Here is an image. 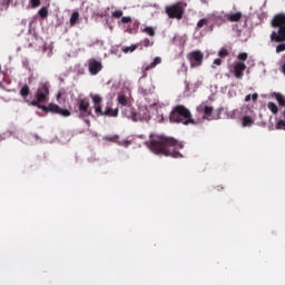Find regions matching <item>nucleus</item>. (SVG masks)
Returning <instances> with one entry per match:
<instances>
[{"mask_svg":"<svg viewBox=\"0 0 285 285\" xmlns=\"http://www.w3.org/2000/svg\"><path fill=\"white\" fill-rule=\"evenodd\" d=\"M145 146L154 153V155H164L165 157H173L179 159L184 157L179 150L184 148V142L163 135L150 134L149 140L145 142Z\"/></svg>","mask_w":285,"mask_h":285,"instance_id":"1","label":"nucleus"},{"mask_svg":"<svg viewBox=\"0 0 285 285\" xmlns=\"http://www.w3.org/2000/svg\"><path fill=\"white\" fill-rule=\"evenodd\" d=\"M272 28H277V31H273L269 36V39L276 46V52H285V13L281 12L273 17L271 21Z\"/></svg>","mask_w":285,"mask_h":285,"instance_id":"2","label":"nucleus"},{"mask_svg":"<svg viewBox=\"0 0 285 285\" xmlns=\"http://www.w3.org/2000/svg\"><path fill=\"white\" fill-rule=\"evenodd\" d=\"M171 124H183V126H195L197 121L193 118V114L184 105H176L169 114Z\"/></svg>","mask_w":285,"mask_h":285,"instance_id":"3","label":"nucleus"},{"mask_svg":"<svg viewBox=\"0 0 285 285\" xmlns=\"http://www.w3.org/2000/svg\"><path fill=\"white\" fill-rule=\"evenodd\" d=\"M91 99H92L95 112L98 117H119V108L114 109L110 106V102H107V107L104 111V109L101 108V104H104V98H101V96L96 94L91 96Z\"/></svg>","mask_w":285,"mask_h":285,"instance_id":"4","label":"nucleus"},{"mask_svg":"<svg viewBox=\"0 0 285 285\" xmlns=\"http://www.w3.org/2000/svg\"><path fill=\"white\" fill-rule=\"evenodd\" d=\"M29 104L30 106H36V108H40V110H43V112H52L53 115H61V117H70L71 115L70 110L63 109L56 104H49L48 106L40 105L41 102L38 99L32 100Z\"/></svg>","mask_w":285,"mask_h":285,"instance_id":"5","label":"nucleus"},{"mask_svg":"<svg viewBox=\"0 0 285 285\" xmlns=\"http://www.w3.org/2000/svg\"><path fill=\"white\" fill-rule=\"evenodd\" d=\"M165 11L169 19H178V21L184 19V7L181 4L167 6Z\"/></svg>","mask_w":285,"mask_h":285,"instance_id":"6","label":"nucleus"},{"mask_svg":"<svg viewBox=\"0 0 285 285\" xmlns=\"http://www.w3.org/2000/svg\"><path fill=\"white\" fill-rule=\"evenodd\" d=\"M78 110L79 117H90L92 115V109H90V100L88 98L78 99Z\"/></svg>","mask_w":285,"mask_h":285,"instance_id":"7","label":"nucleus"},{"mask_svg":"<svg viewBox=\"0 0 285 285\" xmlns=\"http://www.w3.org/2000/svg\"><path fill=\"white\" fill-rule=\"evenodd\" d=\"M187 59L190 62L191 68H199V66L204 63V53L199 50L191 51L187 53Z\"/></svg>","mask_w":285,"mask_h":285,"instance_id":"8","label":"nucleus"},{"mask_svg":"<svg viewBox=\"0 0 285 285\" xmlns=\"http://www.w3.org/2000/svg\"><path fill=\"white\" fill-rule=\"evenodd\" d=\"M49 95L50 88L48 87V83H42L36 92V98L40 104H46V99H48Z\"/></svg>","mask_w":285,"mask_h":285,"instance_id":"9","label":"nucleus"},{"mask_svg":"<svg viewBox=\"0 0 285 285\" xmlns=\"http://www.w3.org/2000/svg\"><path fill=\"white\" fill-rule=\"evenodd\" d=\"M104 66L101 65V61H98L96 59H89L88 60V70L90 72V75L95 76V75H99V72H101Z\"/></svg>","mask_w":285,"mask_h":285,"instance_id":"10","label":"nucleus"},{"mask_svg":"<svg viewBox=\"0 0 285 285\" xmlns=\"http://www.w3.org/2000/svg\"><path fill=\"white\" fill-rule=\"evenodd\" d=\"M246 70L245 62H236L234 65V77L236 79H244V71Z\"/></svg>","mask_w":285,"mask_h":285,"instance_id":"11","label":"nucleus"},{"mask_svg":"<svg viewBox=\"0 0 285 285\" xmlns=\"http://www.w3.org/2000/svg\"><path fill=\"white\" fill-rule=\"evenodd\" d=\"M159 63H161V57H156V58H154V61L151 63L142 67L144 77H146V72H148V70H153V69L157 68V66H159Z\"/></svg>","mask_w":285,"mask_h":285,"instance_id":"12","label":"nucleus"},{"mask_svg":"<svg viewBox=\"0 0 285 285\" xmlns=\"http://www.w3.org/2000/svg\"><path fill=\"white\" fill-rule=\"evenodd\" d=\"M125 115L128 119H132V121H137L139 119V114L135 111V108L127 107L125 109Z\"/></svg>","mask_w":285,"mask_h":285,"instance_id":"13","label":"nucleus"},{"mask_svg":"<svg viewBox=\"0 0 285 285\" xmlns=\"http://www.w3.org/2000/svg\"><path fill=\"white\" fill-rule=\"evenodd\" d=\"M225 17H226L227 21H230L232 23H235V22L242 20V12L228 13Z\"/></svg>","mask_w":285,"mask_h":285,"instance_id":"14","label":"nucleus"},{"mask_svg":"<svg viewBox=\"0 0 285 285\" xmlns=\"http://www.w3.org/2000/svg\"><path fill=\"white\" fill-rule=\"evenodd\" d=\"M30 95V87H28V85H24L21 89H20V96L24 99V101L27 104H30V100H28V96Z\"/></svg>","mask_w":285,"mask_h":285,"instance_id":"15","label":"nucleus"},{"mask_svg":"<svg viewBox=\"0 0 285 285\" xmlns=\"http://www.w3.org/2000/svg\"><path fill=\"white\" fill-rule=\"evenodd\" d=\"M273 97H275L276 101L278 102V106H282L283 108H285V98L282 94L274 92Z\"/></svg>","mask_w":285,"mask_h":285,"instance_id":"16","label":"nucleus"},{"mask_svg":"<svg viewBox=\"0 0 285 285\" xmlns=\"http://www.w3.org/2000/svg\"><path fill=\"white\" fill-rule=\"evenodd\" d=\"M255 124V120L250 116H244L243 117V127L248 128Z\"/></svg>","mask_w":285,"mask_h":285,"instance_id":"17","label":"nucleus"},{"mask_svg":"<svg viewBox=\"0 0 285 285\" xmlns=\"http://www.w3.org/2000/svg\"><path fill=\"white\" fill-rule=\"evenodd\" d=\"M267 108L271 110V112H273V115H277V112H279V107H277L275 102H268Z\"/></svg>","mask_w":285,"mask_h":285,"instance_id":"18","label":"nucleus"},{"mask_svg":"<svg viewBox=\"0 0 285 285\" xmlns=\"http://www.w3.org/2000/svg\"><path fill=\"white\" fill-rule=\"evenodd\" d=\"M77 21H79V11H75L70 17V26H77Z\"/></svg>","mask_w":285,"mask_h":285,"instance_id":"19","label":"nucleus"},{"mask_svg":"<svg viewBox=\"0 0 285 285\" xmlns=\"http://www.w3.org/2000/svg\"><path fill=\"white\" fill-rule=\"evenodd\" d=\"M117 101L120 104V106H128V98H126L124 95H118Z\"/></svg>","mask_w":285,"mask_h":285,"instance_id":"20","label":"nucleus"},{"mask_svg":"<svg viewBox=\"0 0 285 285\" xmlns=\"http://www.w3.org/2000/svg\"><path fill=\"white\" fill-rule=\"evenodd\" d=\"M39 17H41V19H47L48 18V8L42 7L39 11H38Z\"/></svg>","mask_w":285,"mask_h":285,"instance_id":"21","label":"nucleus"},{"mask_svg":"<svg viewBox=\"0 0 285 285\" xmlns=\"http://www.w3.org/2000/svg\"><path fill=\"white\" fill-rule=\"evenodd\" d=\"M142 32H145L149 37H155V28H153V27H145L142 29Z\"/></svg>","mask_w":285,"mask_h":285,"instance_id":"22","label":"nucleus"},{"mask_svg":"<svg viewBox=\"0 0 285 285\" xmlns=\"http://www.w3.org/2000/svg\"><path fill=\"white\" fill-rule=\"evenodd\" d=\"M135 50H137L136 45H131L129 47H122V52H125V55H128V52H135Z\"/></svg>","mask_w":285,"mask_h":285,"instance_id":"23","label":"nucleus"},{"mask_svg":"<svg viewBox=\"0 0 285 285\" xmlns=\"http://www.w3.org/2000/svg\"><path fill=\"white\" fill-rule=\"evenodd\" d=\"M237 59H238V63H244L246 61V59H248V53L246 52H242L237 56Z\"/></svg>","mask_w":285,"mask_h":285,"instance_id":"24","label":"nucleus"},{"mask_svg":"<svg viewBox=\"0 0 285 285\" xmlns=\"http://www.w3.org/2000/svg\"><path fill=\"white\" fill-rule=\"evenodd\" d=\"M111 17L114 19H121V17H124V11L122 10H116V11L111 12Z\"/></svg>","mask_w":285,"mask_h":285,"instance_id":"25","label":"nucleus"},{"mask_svg":"<svg viewBox=\"0 0 285 285\" xmlns=\"http://www.w3.org/2000/svg\"><path fill=\"white\" fill-rule=\"evenodd\" d=\"M213 110H215L212 106H205L204 107V112L207 117H212L213 116Z\"/></svg>","mask_w":285,"mask_h":285,"instance_id":"26","label":"nucleus"},{"mask_svg":"<svg viewBox=\"0 0 285 285\" xmlns=\"http://www.w3.org/2000/svg\"><path fill=\"white\" fill-rule=\"evenodd\" d=\"M276 130H285V120H278L275 125Z\"/></svg>","mask_w":285,"mask_h":285,"instance_id":"27","label":"nucleus"},{"mask_svg":"<svg viewBox=\"0 0 285 285\" xmlns=\"http://www.w3.org/2000/svg\"><path fill=\"white\" fill-rule=\"evenodd\" d=\"M204 26H208V19H206V18H203V19H200V20L197 22V28H198V29L203 28Z\"/></svg>","mask_w":285,"mask_h":285,"instance_id":"28","label":"nucleus"},{"mask_svg":"<svg viewBox=\"0 0 285 285\" xmlns=\"http://www.w3.org/2000/svg\"><path fill=\"white\" fill-rule=\"evenodd\" d=\"M229 52H228V49L226 48H222L219 51H218V57L223 58L224 57H228Z\"/></svg>","mask_w":285,"mask_h":285,"instance_id":"29","label":"nucleus"},{"mask_svg":"<svg viewBox=\"0 0 285 285\" xmlns=\"http://www.w3.org/2000/svg\"><path fill=\"white\" fill-rule=\"evenodd\" d=\"M153 41H150V39L148 38H145L142 41H141V46H144V48H150V46H153Z\"/></svg>","mask_w":285,"mask_h":285,"instance_id":"30","label":"nucleus"},{"mask_svg":"<svg viewBox=\"0 0 285 285\" xmlns=\"http://www.w3.org/2000/svg\"><path fill=\"white\" fill-rule=\"evenodd\" d=\"M2 8H4V10H8V8H10V3H12V0H0Z\"/></svg>","mask_w":285,"mask_h":285,"instance_id":"31","label":"nucleus"},{"mask_svg":"<svg viewBox=\"0 0 285 285\" xmlns=\"http://www.w3.org/2000/svg\"><path fill=\"white\" fill-rule=\"evenodd\" d=\"M31 8H39L41 6V0H29Z\"/></svg>","mask_w":285,"mask_h":285,"instance_id":"32","label":"nucleus"},{"mask_svg":"<svg viewBox=\"0 0 285 285\" xmlns=\"http://www.w3.org/2000/svg\"><path fill=\"white\" fill-rule=\"evenodd\" d=\"M106 139L107 141L117 142V140L119 139V136H107Z\"/></svg>","mask_w":285,"mask_h":285,"instance_id":"33","label":"nucleus"},{"mask_svg":"<svg viewBox=\"0 0 285 285\" xmlns=\"http://www.w3.org/2000/svg\"><path fill=\"white\" fill-rule=\"evenodd\" d=\"M132 21V18L130 17H122L121 18V23H130Z\"/></svg>","mask_w":285,"mask_h":285,"instance_id":"34","label":"nucleus"},{"mask_svg":"<svg viewBox=\"0 0 285 285\" xmlns=\"http://www.w3.org/2000/svg\"><path fill=\"white\" fill-rule=\"evenodd\" d=\"M63 95H66V91H63V90L58 91L57 101H59V99H61V97H63Z\"/></svg>","mask_w":285,"mask_h":285,"instance_id":"35","label":"nucleus"},{"mask_svg":"<svg viewBox=\"0 0 285 285\" xmlns=\"http://www.w3.org/2000/svg\"><path fill=\"white\" fill-rule=\"evenodd\" d=\"M222 63V59L217 58L214 60V66H219Z\"/></svg>","mask_w":285,"mask_h":285,"instance_id":"36","label":"nucleus"},{"mask_svg":"<svg viewBox=\"0 0 285 285\" xmlns=\"http://www.w3.org/2000/svg\"><path fill=\"white\" fill-rule=\"evenodd\" d=\"M258 97H259V95H257V94L252 95L253 101H257Z\"/></svg>","mask_w":285,"mask_h":285,"instance_id":"37","label":"nucleus"},{"mask_svg":"<svg viewBox=\"0 0 285 285\" xmlns=\"http://www.w3.org/2000/svg\"><path fill=\"white\" fill-rule=\"evenodd\" d=\"M245 101H250V95H247V96L245 97Z\"/></svg>","mask_w":285,"mask_h":285,"instance_id":"38","label":"nucleus"}]
</instances>
